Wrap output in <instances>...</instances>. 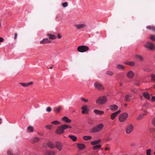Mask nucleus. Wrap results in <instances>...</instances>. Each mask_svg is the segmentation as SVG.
<instances>
[{
  "mask_svg": "<svg viewBox=\"0 0 155 155\" xmlns=\"http://www.w3.org/2000/svg\"><path fill=\"white\" fill-rule=\"evenodd\" d=\"M71 127L67 124H64L58 127L56 131V133L57 134H61L64 133V130L68 129H71Z\"/></svg>",
  "mask_w": 155,
  "mask_h": 155,
  "instance_id": "1",
  "label": "nucleus"
},
{
  "mask_svg": "<svg viewBox=\"0 0 155 155\" xmlns=\"http://www.w3.org/2000/svg\"><path fill=\"white\" fill-rule=\"evenodd\" d=\"M104 127V125L103 124H99L94 127L92 129L90 132L91 133H95L98 132L102 130Z\"/></svg>",
  "mask_w": 155,
  "mask_h": 155,
  "instance_id": "2",
  "label": "nucleus"
},
{
  "mask_svg": "<svg viewBox=\"0 0 155 155\" xmlns=\"http://www.w3.org/2000/svg\"><path fill=\"white\" fill-rule=\"evenodd\" d=\"M107 101V99L106 96H103L99 97L96 100V103L99 104H105Z\"/></svg>",
  "mask_w": 155,
  "mask_h": 155,
  "instance_id": "3",
  "label": "nucleus"
},
{
  "mask_svg": "<svg viewBox=\"0 0 155 155\" xmlns=\"http://www.w3.org/2000/svg\"><path fill=\"white\" fill-rule=\"evenodd\" d=\"M94 86L96 89L100 91H104L105 89L103 84L98 81L95 82Z\"/></svg>",
  "mask_w": 155,
  "mask_h": 155,
  "instance_id": "4",
  "label": "nucleus"
},
{
  "mask_svg": "<svg viewBox=\"0 0 155 155\" xmlns=\"http://www.w3.org/2000/svg\"><path fill=\"white\" fill-rule=\"evenodd\" d=\"M89 49V48L88 46L85 45L79 46L77 47V51L83 53L85 52Z\"/></svg>",
  "mask_w": 155,
  "mask_h": 155,
  "instance_id": "5",
  "label": "nucleus"
},
{
  "mask_svg": "<svg viewBox=\"0 0 155 155\" xmlns=\"http://www.w3.org/2000/svg\"><path fill=\"white\" fill-rule=\"evenodd\" d=\"M128 116V114L127 113H122L119 115V119L120 122H124L126 120Z\"/></svg>",
  "mask_w": 155,
  "mask_h": 155,
  "instance_id": "6",
  "label": "nucleus"
},
{
  "mask_svg": "<svg viewBox=\"0 0 155 155\" xmlns=\"http://www.w3.org/2000/svg\"><path fill=\"white\" fill-rule=\"evenodd\" d=\"M145 46L147 48L152 50L155 48V45L154 44L150 42H148L145 45Z\"/></svg>",
  "mask_w": 155,
  "mask_h": 155,
  "instance_id": "7",
  "label": "nucleus"
},
{
  "mask_svg": "<svg viewBox=\"0 0 155 155\" xmlns=\"http://www.w3.org/2000/svg\"><path fill=\"white\" fill-rule=\"evenodd\" d=\"M81 109L82 110L81 113L83 114H87L89 111L88 107L86 105H83Z\"/></svg>",
  "mask_w": 155,
  "mask_h": 155,
  "instance_id": "8",
  "label": "nucleus"
},
{
  "mask_svg": "<svg viewBox=\"0 0 155 155\" xmlns=\"http://www.w3.org/2000/svg\"><path fill=\"white\" fill-rule=\"evenodd\" d=\"M20 153V150H18L16 153H14L13 150L11 149H9L7 151V154L8 155H19Z\"/></svg>",
  "mask_w": 155,
  "mask_h": 155,
  "instance_id": "9",
  "label": "nucleus"
},
{
  "mask_svg": "<svg viewBox=\"0 0 155 155\" xmlns=\"http://www.w3.org/2000/svg\"><path fill=\"white\" fill-rule=\"evenodd\" d=\"M134 127L132 124H130L128 125L126 129V131L127 134L130 133L133 131Z\"/></svg>",
  "mask_w": 155,
  "mask_h": 155,
  "instance_id": "10",
  "label": "nucleus"
},
{
  "mask_svg": "<svg viewBox=\"0 0 155 155\" xmlns=\"http://www.w3.org/2000/svg\"><path fill=\"white\" fill-rule=\"evenodd\" d=\"M62 144L59 142L57 141L55 143V147L59 151L61 150L62 148Z\"/></svg>",
  "mask_w": 155,
  "mask_h": 155,
  "instance_id": "11",
  "label": "nucleus"
},
{
  "mask_svg": "<svg viewBox=\"0 0 155 155\" xmlns=\"http://www.w3.org/2000/svg\"><path fill=\"white\" fill-rule=\"evenodd\" d=\"M74 26L76 28L78 29H82L84 28L86 26L84 24H75L74 25Z\"/></svg>",
  "mask_w": 155,
  "mask_h": 155,
  "instance_id": "12",
  "label": "nucleus"
},
{
  "mask_svg": "<svg viewBox=\"0 0 155 155\" xmlns=\"http://www.w3.org/2000/svg\"><path fill=\"white\" fill-rule=\"evenodd\" d=\"M134 75V73L132 71H130L128 72L127 74V77L129 79L133 78Z\"/></svg>",
  "mask_w": 155,
  "mask_h": 155,
  "instance_id": "13",
  "label": "nucleus"
},
{
  "mask_svg": "<svg viewBox=\"0 0 155 155\" xmlns=\"http://www.w3.org/2000/svg\"><path fill=\"white\" fill-rule=\"evenodd\" d=\"M121 112L120 110H119L114 113H112L110 116V118L111 120H114L116 117Z\"/></svg>",
  "mask_w": 155,
  "mask_h": 155,
  "instance_id": "14",
  "label": "nucleus"
},
{
  "mask_svg": "<svg viewBox=\"0 0 155 155\" xmlns=\"http://www.w3.org/2000/svg\"><path fill=\"white\" fill-rule=\"evenodd\" d=\"M109 109L112 111H115L118 109V107L115 104L111 105L109 107Z\"/></svg>",
  "mask_w": 155,
  "mask_h": 155,
  "instance_id": "15",
  "label": "nucleus"
},
{
  "mask_svg": "<svg viewBox=\"0 0 155 155\" xmlns=\"http://www.w3.org/2000/svg\"><path fill=\"white\" fill-rule=\"evenodd\" d=\"M62 120L63 121L67 123H70L71 122V120L69 119L66 116H64L63 117L62 119Z\"/></svg>",
  "mask_w": 155,
  "mask_h": 155,
  "instance_id": "16",
  "label": "nucleus"
},
{
  "mask_svg": "<svg viewBox=\"0 0 155 155\" xmlns=\"http://www.w3.org/2000/svg\"><path fill=\"white\" fill-rule=\"evenodd\" d=\"M51 41H49L48 38H45L43 39L40 41V43L41 44L51 43Z\"/></svg>",
  "mask_w": 155,
  "mask_h": 155,
  "instance_id": "17",
  "label": "nucleus"
},
{
  "mask_svg": "<svg viewBox=\"0 0 155 155\" xmlns=\"http://www.w3.org/2000/svg\"><path fill=\"white\" fill-rule=\"evenodd\" d=\"M147 114V112L145 111L144 113L139 115L137 118V120H140L142 119L144 116Z\"/></svg>",
  "mask_w": 155,
  "mask_h": 155,
  "instance_id": "18",
  "label": "nucleus"
},
{
  "mask_svg": "<svg viewBox=\"0 0 155 155\" xmlns=\"http://www.w3.org/2000/svg\"><path fill=\"white\" fill-rule=\"evenodd\" d=\"M33 84L32 82H30L28 83H20L19 84L24 87H27L30 85H32Z\"/></svg>",
  "mask_w": 155,
  "mask_h": 155,
  "instance_id": "19",
  "label": "nucleus"
},
{
  "mask_svg": "<svg viewBox=\"0 0 155 155\" xmlns=\"http://www.w3.org/2000/svg\"><path fill=\"white\" fill-rule=\"evenodd\" d=\"M135 57L137 59H138L140 61H144V58L143 57L140 55L138 54H136L135 55Z\"/></svg>",
  "mask_w": 155,
  "mask_h": 155,
  "instance_id": "20",
  "label": "nucleus"
},
{
  "mask_svg": "<svg viewBox=\"0 0 155 155\" xmlns=\"http://www.w3.org/2000/svg\"><path fill=\"white\" fill-rule=\"evenodd\" d=\"M40 139L37 137H33L31 139V142L32 143H35L39 141Z\"/></svg>",
  "mask_w": 155,
  "mask_h": 155,
  "instance_id": "21",
  "label": "nucleus"
},
{
  "mask_svg": "<svg viewBox=\"0 0 155 155\" xmlns=\"http://www.w3.org/2000/svg\"><path fill=\"white\" fill-rule=\"evenodd\" d=\"M116 68L119 70H124L125 68V67L123 65L118 64L116 65Z\"/></svg>",
  "mask_w": 155,
  "mask_h": 155,
  "instance_id": "22",
  "label": "nucleus"
},
{
  "mask_svg": "<svg viewBox=\"0 0 155 155\" xmlns=\"http://www.w3.org/2000/svg\"><path fill=\"white\" fill-rule=\"evenodd\" d=\"M55 153L54 151L46 150L45 153V155H55Z\"/></svg>",
  "mask_w": 155,
  "mask_h": 155,
  "instance_id": "23",
  "label": "nucleus"
},
{
  "mask_svg": "<svg viewBox=\"0 0 155 155\" xmlns=\"http://www.w3.org/2000/svg\"><path fill=\"white\" fill-rule=\"evenodd\" d=\"M94 112L97 115H102L104 114V112L103 111H101L97 110H94Z\"/></svg>",
  "mask_w": 155,
  "mask_h": 155,
  "instance_id": "24",
  "label": "nucleus"
},
{
  "mask_svg": "<svg viewBox=\"0 0 155 155\" xmlns=\"http://www.w3.org/2000/svg\"><path fill=\"white\" fill-rule=\"evenodd\" d=\"M61 108L62 107L61 106L55 107L54 108V111L56 113H58L60 112Z\"/></svg>",
  "mask_w": 155,
  "mask_h": 155,
  "instance_id": "25",
  "label": "nucleus"
},
{
  "mask_svg": "<svg viewBox=\"0 0 155 155\" xmlns=\"http://www.w3.org/2000/svg\"><path fill=\"white\" fill-rule=\"evenodd\" d=\"M47 145L49 147L53 149L55 147L54 145L51 141H49L47 143Z\"/></svg>",
  "mask_w": 155,
  "mask_h": 155,
  "instance_id": "26",
  "label": "nucleus"
},
{
  "mask_svg": "<svg viewBox=\"0 0 155 155\" xmlns=\"http://www.w3.org/2000/svg\"><path fill=\"white\" fill-rule=\"evenodd\" d=\"M78 147L79 149L82 150L85 148V146L83 143L78 144Z\"/></svg>",
  "mask_w": 155,
  "mask_h": 155,
  "instance_id": "27",
  "label": "nucleus"
},
{
  "mask_svg": "<svg viewBox=\"0 0 155 155\" xmlns=\"http://www.w3.org/2000/svg\"><path fill=\"white\" fill-rule=\"evenodd\" d=\"M131 97V95L129 94H127L124 97V100L126 101H130V97Z\"/></svg>",
  "mask_w": 155,
  "mask_h": 155,
  "instance_id": "28",
  "label": "nucleus"
},
{
  "mask_svg": "<svg viewBox=\"0 0 155 155\" xmlns=\"http://www.w3.org/2000/svg\"><path fill=\"white\" fill-rule=\"evenodd\" d=\"M143 95L145 98L148 100L150 99V97L149 94L147 92H144L143 93Z\"/></svg>",
  "mask_w": 155,
  "mask_h": 155,
  "instance_id": "29",
  "label": "nucleus"
},
{
  "mask_svg": "<svg viewBox=\"0 0 155 155\" xmlns=\"http://www.w3.org/2000/svg\"><path fill=\"white\" fill-rule=\"evenodd\" d=\"M146 28L148 29L151 30L153 31H155V26H148Z\"/></svg>",
  "mask_w": 155,
  "mask_h": 155,
  "instance_id": "30",
  "label": "nucleus"
},
{
  "mask_svg": "<svg viewBox=\"0 0 155 155\" xmlns=\"http://www.w3.org/2000/svg\"><path fill=\"white\" fill-rule=\"evenodd\" d=\"M101 141V140L99 139L98 140H95L91 142V144L92 145H95L97 144H98Z\"/></svg>",
  "mask_w": 155,
  "mask_h": 155,
  "instance_id": "31",
  "label": "nucleus"
},
{
  "mask_svg": "<svg viewBox=\"0 0 155 155\" xmlns=\"http://www.w3.org/2000/svg\"><path fill=\"white\" fill-rule=\"evenodd\" d=\"M69 137L74 142L76 141L77 140V137L74 136L70 135L69 136Z\"/></svg>",
  "mask_w": 155,
  "mask_h": 155,
  "instance_id": "32",
  "label": "nucleus"
},
{
  "mask_svg": "<svg viewBox=\"0 0 155 155\" xmlns=\"http://www.w3.org/2000/svg\"><path fill=\"white\" fill-rule=\"evenodd\" d=\"M48 35L50 39L54 40L56 38V36L54 35L51 34H48Z\"/></svg>",
  "mask_w": 155,
  "mask_h": 155,
  "instance_id": "33",
  "label": "nucleus"
},
{
  "mask_svg": "<svg viewBox=\"0 0 155 155\" xmlns=\"http://www.w3.org/2000/svg\"><path fill=\"white\" fill-rule=\"evenodd\" d=\"M83 139L86 140H89L92 138L91 136H84L83 137Z\"/></svg>",
  "mask_w": 155,
  "mask_h": 155,
  "instance_id": "34",
  "label": "nucleus"
},
{
  "mask_svg": "<svg viewBox=\"0 0 155 155\" xmlns=\"http://www.w3.org/2000/svg\"><path fill=\"white\" fill-rule=\"evenodd\" d=\"M27 130L28 132H32L34 131V128L32 126H29L28 127Z\"/></svg>",
  "mask_w": 155,
  "mask_h": 155,
  "instance_id": "35",
  "label": "nucleus"
},
{
  "mask_svg": "<svg viewBox=\"0 0 155 155\" xmlns=\"http://www.w3.org/2000/svg\"><path fill=\"white\" fill-rule=\"evenodd\" d=\"M101 147V146L100 144L97 145L93 147V149L94 150H97L100 149Z\"/></svg>",
  "mask_w": 155,
  "mask_h": 155,
  "instance_id": "36",
  "label": "nucleus"
},
{
  "mask_svg": "<svg viewBox=\"0 0 155 155\" xmlns=\"http://www.w3.org/2000/svg\"><path fill=\"white\" fill-rule=\"evenodd\" d=\"M106 74L112 76L114 74V73L112 71H108L106 72Z\"/></svg>",
  "mask_w": 155,
  "mask_h": 155,
  "instance_id": "37",
  "label": "nucleus"
},
{
  "mask_svg": "<svg viewBox=\"0 0 155 155\" xmlns=\"http://www.w3.org/2000/svg\"><path fill=\"white\" fill-rule=\"evenodd\" d=\"M51 123L52 124L56 125L59 124H60V123L58 121L55 120L51 122Z\"/></svg>",
  "mask_w": 155,
  "mask_h": 155,
  "instance_id": "38",
  "label": "nucleus"
},
{
  "mask_svg": "<svg viewBox=\"0 0 155 155\" xmlns=\"http://www.w3.org/2000/svg\"><path fill=\"white\" fill-rule=\"evenodd\" d=\"M151 150L150 149H147L146 151L147 155H151Z\"/></svg>",
  "mask_w": 155,
  "mask_h": 155,
  "instance_id": "39",
  "label": "nucleus"
},
{
  "mask_svg": "<svg viewBox=\"0 0 155 155\" xmlns=\"http://www.w3.org/2000/svg\"><path fill=\"white\" fill-rule=\"evenodd\" d=\"M81 99L82 101H83L85 103H87L88 101V100L87 99H86L84 97L81 98Z\"/></svg>",
  "mask_w": 155,
  "mask_h": 155,
  "instance_id": "40",
  "label": "nucleus"
},
{
  "mask_svg": "<svg viewBox=\"0 0 155 155\" xmlns=\"http://www.w3.org/2000/svg\"><path fill=\"white\" fill-rule=\"evenodd\" d=\"M150 38L152 41H155V35H151L150 37Z\"/></svg>",
  "mask_w": 155,
  "mask_h": 155,
  "instance_id": "41",
  "label": "nucleus"
},
{
  "mask_svg": "<svg viewBox=\"0 0 155 155\" xmlns=\"http://www.w3.org/2000/svg\"><path fill=\"white\" fill-rule=\"evenodd\" d=\"M151 80L153 81H155V74H152L151 75Z\"/></svg>",
  "mask_w": 155,
  "mask_h": 155,
  "instance_id": "42",
  "label": "nucleus"
},
{
  "mask_svg": "<svg viewBox=\"0 0 155 155\" xmlns=\"http://www.w3.org/2000/svg\"><path fill=\"white\" fill-rule=\"evenodd\" d=\"M135 63L134 61H130V63L128 64V65L131 66H134L135 65Z\"/></svg>",
  "mask_w": 155,
  "mask_h": 155,
  "instance_id": "43",
  "label": "nucleus"
},
{
  "mask_svg": "<svg viewBox=\"0 0 155 155\" xmlns=\"http://www.w3.org/2000/svg\"><path fill=\"white\" fill-rule=\"evenodd\" d=\"M62 6L64 7H67L68 5V3L67 2H65L64 3H63L62 4Z\"/></svg>",
  "mask_w": 155,
  "mask_h": 155,
  "instance_id": "44",
  "label": "nucleus"
},
{
  "mask_svg": "<svg viewBox=\"0 0 155 155\" xmlns=\"http://www.w3.org/2000/svg\"><path fill=\"white\" fill-rule=\"evenodd\" d=\"M46 110L47 112H50L51 110V107H47Z\"/></svg>",
  "mask_w": 155,
  "mask_h": 155,
  "instance_id": "45",
  "label": "nucleus"
},
{
  "mask_svg": "<svg viewBox=\"0 0 155 155\" xmlns=\"http://www.w3.org/2000/svg\"><path fill=\"white\" fill-rule=\"evenodd\" d=\"M51 127L52 125H47L45 126V127L49 129H51Z\"/></svg>",
  "mask_w": 155,
  "mask_h": 155,
  "instance_id": "46",
  "label": "nucleus"
},
{
  "mask_svg": "<svg viewBox=\"0 0 155 155\" xmlns=\"http://www.w3.org/2000/svg\"><path fill=\"white\" fill-rule=\"evenodd\" d=\"M17 36H18L17 33H15V34L14 39H16V38H17Z\"/></svg>",
  "mask_w": 155,
  "mask_h": 155,
  "instance_id": "47",
  "label": "nucleus"
},
{
  "mask_svg": "<svg viewBox=\"0 0 155 155\" xmlns=\"http://www.w3.org/2000/svg\"><path fill=\"white\" fill-rule=\"evenodd\" d=\"M4 39L2 37H0V42H2L4 41Z\"/></svg>",
  "mask_w": 155,
  "mask_h": 155,
  "instance_id": "48",
  "label": "nucleus"
},
{
  "mask_svg": "<svg viewBox=\"0 0 155 155\" xmlns=\"http://www.w3.org/2000/svg\"><path fill=\"white\" fill-rule=\"evenodd\" d=\"M151 100L152 101H155V97L153 96L151 98Z\"/></svg>",
  "mask_w": 155,
  "mask_h": 155,
  "instance_id": "49",
  "label": "nucleus"
},
{
  "mask_svg": "<svg viewBox=\"0 0 155 155\" xmlns=\"http://www.w3.org/2000/svg\"><path fill=\"white\" fill-rule=\"evenodd\" d=\"M88 123L90 125H92L93 124V122L92 121H89Z\"/></svg>",
  "mask_w": 155,
  "mask_h": 155,
  "instance_id": "50",
  "label": "nucleus"
},
{
  "mask_svg": "<svg viewBox=\"0 0 155 155\" xmlns=\"http://www.w3.org/2000/svg\"><path fill=\"white\" fill-rule=\"evenodd\" d=\"M61 35H60V34H58V39H60L61 38Z\"/></svg>",
  "mask_w": 155,
  "mask_h": 155,
  "instance_id": "51",
  "label": "nucleus"
},
{
  "mask_svg": "<svg viewBox=\"0 0 155 155\" xmlns=\"http://www.w3.org/2000/svg\"><path fill=\"white\" fill-rule=\"evenodd\" d=\"M153 124L155 126V118H154L153 120Z\"/></svg>",
  "mask_w": 155,
  "mask_h": 155,
  "instance_id": "52",
  "label": "nucleus"
},
{
  "mask_svg": "<svg viewBox=\"0 0 155 155\" xmlns=\"http://www.w3.org/2000/svg\"><path fill=\"white\" fill-rule=\"evenodd\" d=\"M140 85V83L138 82L135 83V85L137 86H138Z\"/></svg>",
  "mask_w": 155,
  "mask_h": 155,
  "instance_id": "53",
  "label": "nucleus"
},
{
  "mask_svg": "<svg viewBox=\"0 0 155 155\" xmlns=\"http://www.w3.org/2000/svg\"><path fill=\"white\" fill-rule=\"evenodd\" d=\"M131 91H132V92L134 93H136V91H135L134 90V89H132L131 90Z\"/></svg>",
  "mask_w": 155,
  "mask_h": 155,
  "instance_id": "54",
  "label": "nucleus"
},
{
  "mask_svg": "<svg viewBox=\"0 0 155 155\" xmlns=\"http://www.w3.org/2000/svg\"><path fill=\"white\" fill-rule=\"evenodd\" d=\"M130 62L127 61V62H126L125 63L127 65H128V64L130 63Z\"/></svg>",
  "mask_w": 155,
  "mask_h": 155,
  "instance_id": "55",
  "label": "nucleus"
},
{
  "mask_svg": "<svg viewBox=\"0 0 155 155\" xmlns=\"http://www.w3.org/2000/svg\"><path fill=\"white\" fill-rule=\"evenodd\" d=\"M105 150H109V149L108 147H106L105 148Z\"/></svg>",
  "mask_w": 155,
  "mask_h": 155,
  "instance_id": "56",
  "label": "nucleus"
},
{
  "mask_svg": "<svg viewBox=\"0 0 155 155\" xmlns=\"http://www.w3.org/2000/svg\"><path fill=\"white\" fill-rule=\"evenodd\" d=\"M58 16H57V17L56 18V20L57 21H60L58 19Z\"/></svg>",
  "mask_w": 155,
  "mask_h": 155,
  "instance_id": "57",
  "label": "nucleus"
},
{
  "mask_svg": "<svg viewBox=\"0 0 155 155\" xmlns=\"http://www.w3.org/2000/svg\"><path fill=\"white\" fill-rule=\"evenodd\" d=\"M2 123V120L0 118V124H1Z\"/></svg>",
  "mask_w": 155,
  "mask_h": 155,
  "instance_id": "58",
  "label": "nucleus"
},
{
  "mask_svg": "<svg viewBox=\"0 0 155 155\" xmlns=\"http://www.w3.org/2000/svg\"><path fill=\"white\" fill-rule=\"evenodd\" d=\"M39 135H41V136H43V133H40L39 134Z\"/></svg>",
  "mask_w": 155,
  "mask_h": 155,
  "instance_id": "59",
  "label": "nucleus"
},
{
  "mask_svg": "<svg viewBox=\"0 0 155 155\" xmlns=\"http://www.w3.org/2000/svg\"><path fill=\"white\" fill-rule=\"evenodd\" d=\"M53 66H52L50 67V68H49L48 67H47L48 68V69H52V68H53Z\"/></svg>",
  "mask_w": 155,
  "mask_h": 155,
  "instance_id": "60",
  "label": "nucleus"
},
{
  "mask_svg": "<svg viewBox=\"0 0 155 155\" xmlns=\"http://www.w3.org/2000/svg\"><path fill=\"white\" fill-rule=\"evenodd\" d=\"M119 75H123V73H120L119 74Z\"/></svg>",
  "mask_w": 155,
  "mask_h": 155,
  "instance_id": "61",
  "label": "nucleus"
},
{
  "mask_svg": "<svg viewBox=\"0 0 155 155\" xmlns=\"http://www.w3.org/2000/svg\"><path fill=\"white\" fill-rule=\"evenodd\" d=\"M140 98H141V99L142 100V96H140Z\"/></svg>",
  "mask_w": 155,
  "mask_h": 155,
  "instance_id": "62",
  "label": "nucleus"
},
{
  "mask_svg": "<svg viewBox=\"0 0 155 155\" xmlns=\"http://www.w3.org/2000/svg\"><path fill=\"white\" fill-rule=\"evenodd\" d=\"M127 104H125V106H127Z\"/></svg>",
  "mask_w": 155,
  "mask_h": 155,
  "instance_id": "63",
  "label": "nucleus"
},
{
  "mask_svg": "<svg viewBox=\"0 0 155 155\" xmlns=\"http://www.w3.org/2000/svg\"><path fill=\"white\" fill-rule=\"evenodd\" d=\"M154 155H155V151L154 152Z\"/></svg>",
  "mask_w": 155,
  "mask_h": 155,
  "instance_id": "64",
  "label": "nucleus"
}]
</instances>
